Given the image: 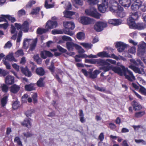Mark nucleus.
Wrapping results in <instances>:
<instances>
[{
  "label": "nucleus",
  "instance_id": "393cba45",
  "mask_svg": "<svg viewBox=\"0 0 146 146\" xmlns=\"http://www.w3.org/2000/svg\"><path fill=\"white\" fill-rule=\"evenodd\" d=\"M77 45L72 42H68L66 43L67 48L68 50L70 51L73 50L74 47L76 48Z\"/></svg>",
  "mask_w": 146,
  "mask_h": 146
},
{
  "label": "nucleus",
  "instance_id": "473e14b6",
  "mask_svg": "<svg viewBox=\"0 0 146 146\" xmlns=\"http://www.w3.org/2000/svg\"><path fill=\"white\" fill-rule=\"evenodd\" d=\"M36 73L38 75L42 76L45 74L44 70L42 67L37 68L36 70Z\"/></svg>",
  "mask_w": 146,
  "mask_h": 146
},
{
  "label": "nucleus",
  "instance_id": "ddd939ff",
  "mask_svg": "<svg viewBox=\"0 0 146 146\" xmlns=\"http://www.w3.org/2000/svg\"><path fill=\"white\" fill-rule=\"evenodd\" d=\"M63 24L65 28L69 30H73L75 27L74 23L72 22H64Z\"/></svg>",
  "mask_w": 146,
  "mask_h": 146
},
{
  "label": "nucleus",
  "instance_id": "5fc2aeb1",
  "mask_svg": "<svg viewBox=\"0 0 146 146\" xmlns=\"http://www.w3.org/2000/svg\"><path fill=\"white\" fill-rule=\"evenodd\" d=\"M140 92L143 94L146 95V89L143 86H140Z\"/></svg>",
  "mask_w": 146,
  "mask_h": 146
},
{
  "label": "nucleus",
  "instance_id": "6ab92c4d",
  "mask_svg": "<svg viewBox=\"0 0 146 146\" xmlns=\"http://www.w3.org/2000/svg\"><path fill=\"white\" fill-rule=\"evenodd\" d=\"M20 68L22 72L25 76H27L28 77H30L32 76V74L30 71L29 70L27 67H26L25 68L21 67Z\"/></svg>",
  "mask_w": 146,
  "mask_h": 146
},
{
  "label": "nucleus",
  "instance_id": "49530a36",
  "mask_svg": "<svg viewBox=\"0 0 146 146\" xmlns=\"http://www.w3.org/2000/svg\"><path fill=\"white\" fill-rule=\"evenodd\" d=\"M77 38L80 40L84 39V34L82 32H80L77 34Z\"/></svg>",
  "mask_w": 146,
  "mask_h": 146
},
{
  "label": "nucleus",
  "instance_id": "c03bdc74",
  "mask_svg": "<svg viewBox=\"0 0 146 146\" xmlns=\"http://www.w3.org/2000/svg\"><path fill=\"white\" fill-rule=\"evenodd\" d=\"M44 79V78H40L37 82V85L39 86L42 87L44 86V84L43 81Z\"/></svg>",
  "mask_w": 146,
  "mask_h": 146
},
{
  "label": "nucleus",
  "instance_id": "0eeeda50",
  "mask_svg": "<svg viewBox=\"0 0 146 146\" xmlns=\"http://www.w3.org/2000/svg\"><path fill=\"white\" fill-rule=\"evenodd\" d=\"M107 26L106 23L98 22L95 24L94 26V29L97 31L100 32L103 30L104 28L106 27Z\"/></svg>",
  "mask_w": 146,
  "mask_h": 146
},
{
  "label": "nucleus",
  "instance_id": "c756f323",
  "mask_svg": "<svg viewBox=\"0 0 146 146\" xmlns=\"http://www.w3.org/2000/svg\"><path fill=\"white\" fill-rule=\"evenodd\" d=\"M97 57H99L101 58L110 57V56L108 53L105 51H103L98 53L97 54Z\"/></svg>",
  "mask_w": 146,
  "mask_h": 146
},
{
  "label": "nucleus",
  "instance_id": "a878e982",
  "mask_svg": "<svg viewBox=\"0 0 146 146\" xmlns=\"http://www.w3.org/2000/svg\"><path fill=\"white\" fill-rule=\"evenodd\" d=\"M29 29L28 22L26 21L22 25L21 30L24 32H28Z\"/></svg>",
  "mask_w": 146,
  "mask_h": 146
},
{
  "label": "nucleus",
  "instance_id": "6e6d98bb",
  "mask_svg": "<svg viewBox=\"0 0 146 146\" xmlns=\"http://www.w3.org/2000/svg\"><path fill=\"white\" fill-rule=\"evenodd\" d=\"M98 1V0H88V2L90 5H92L97 3Z\"/></svg>",
  "mask_w": 146,
  "mask_h": 146
},
{
  "label": "nucleus",
  "instance_id": "3c124183",
  "mask_svg": "<svg viewBox=\"0 0 146 146\" xmlns=\"http://www.w3.org/2000/svg\"><path fill=\"white\" fill-rule=\"evenodd\" d=\"M34 110L33 109L28 110L25 113V114L27 117L31 116V114L34 112Z\"/></svg>",
  "mask_w": 146,
  "mask_h": 146
},
{
  "label": "nucleus",
  "instance_id": "69168bd1",
  "mask_svg": "<svg viewBox=\"0 0 146 146\" xmlns=\"http://www.w3.org/2000/svg\"><path fill=\"white\" fill-rule=\"evenodd\" d=\"M129 52L133 54L135 52V48L134 47H133L130 48L128 50Z\"/></svg>",
  "mask_w": 146,
  "mask_h": 146
},
{
  "label": "nucleus",
  "instance_id": "4be33fe9",
  "mask_svg": "<svg viewBox=\"0 0 146 146\" xmlns=\"http://www.w3.org/2000/svg\"><path fill=\"white\" fill-rule=\"evenodd\" d=\"M38 39L37 38H36L32 40V43L30 44L29 49V51H33L35 48L36 46Z\"/></svg>",
  "mask_w": 146,
  "mask_h": 146
},
{
  "label": "nucleus",
  "instance_id": "774afa93",
  "mask_svg": "<svg viewBox=\"0 0 146 146\" xmlns=\"http://www.w3.org/2000/svg\"><path fill=\"white\" fill-rule=\"evenodd\" d=\"M135 141L137 143H142L143 145L146 144V142L143 139H135Z\"/></svg>",
  "mask_w": 146,
  "mask_h": 146
},
{
  "label": "nucleus",
  "instance_id": "f257e3e1",
  "mask_svg": "<svg viewBox=\"0 0 146 146\" xmlns=\"http://www.w3.org/2000/svg\"><path fill=\"white\" fill-rule=\"evenodd\" d=\"M119 66L120 67H115L112 68V70L120 76H124L125 78L130 81L133 82L135 80V76L132 72L122 65Z\"/></svg>",
  "mask_w": 146,
  "mask_h": 146
},
{
  "label": "nucleus",
  "instance_id": "680f3d73",
  "mask_svg": "<svg viewBox=\"0 0 146 146\" xmlns=\"http://www.w3.org/2000/svg\"><path fill=\"white\" fill-rule=\"evenodd\" d=\"M15 142L17 143L19 145H22V143L20 140V139L18 137H16L14 139Z\"/></svg>",
  "mask_w": 146,
  "mask_h": 146
},
{
  "label": "nucleus",
  "instance_id": "603ef678",
  "mask_svg": "<svg viewBox=\"0 0 146 146\" xmlns=\"http://www.w3.org/2000/svg\"><path fill=\"white\" fill-rule=\"evenodd\" d=\"M81 44L84 47L88 49L91 48L92 46V45L91 44L87 43H82Z\"/></svg>",
  "mask_w": 146,
  "mask_h": 146
},
{
  "label": "nucleus",
  "instance_id": "412c9836",
  "mask_svg": "<svg viewBox=\"0 0 146 146\" xmlns=\"http://www.w3.org/2000/svg\"><path fill=\"white\" fill-rule=\"evenodd\" d=\"M30 120V119L27 118L25 119L21 123L22 125L28 128H31V122Z\"/></svg>",
  "mask_w": 146,
  "mask_h": 146
},
{
  "label": "nucleus",
  "instance_id": "f3484780",
  "mask_svg": "<svg viewBox=\"0 0 146 146\" xmlns=\"http://www.w3.org/2000/svg\"><path fill=\"white\" fill-rule=\"evenodd\" d=\"M20 88V87L19 86L14 84L11 86L10 90V92L13 94H16L17 93Z\"/></svg>",
  "mask_w": 146,
  "mask_h": 146
},
{
  "label": "nucleus",
  "instance_id": "a211bd4d",
  "mask_svg": "<svg viewBox=\"0 0 146 146\" xmlns=\"http://www.w3.org/2000/svg\"><path fill=\"white\" fill-rule=\"evenodd\" d=\"M117 15L119 17L123 18L126 15V13L123 11V8L121 6L119 7L117 11H116Z\"/></svg>",
  "mask_w": 146,
  "mask_h": 146
},
{
  "label": "nucleus",
  "instance_id": "72a5a7b5",
  "mask_svg": "<svg viewBox=\"0 0 146 146\" xmlns=\"http://www.w3.org/2000/svg\"><path fill=\"white\" fill-rule=\"evenodd\" d=\"M133 102V106L135 110H139L142 108L141 106L137 102L135 101H134Z\"/></svg>",
  "mask_w": 146,
  "mask_h": 146
},
{
  "label": "nucleus",
  "instance_id": "338daca9",
  "mask_svg": "<svg viewBox=\"0 0 146 146\" xmlns=\"http://www.w3.org/2000/svg\"><path fill=\"white\" fill-rule=\"evenodd\" d=\"M12 46V43L10 41H8L5 45L4 48H10Z\"/></svg>",
  "mask_w": 146,
  "mask_h": 146
},
{
  "label": "nucleus",
  "instance_id": "c9c22d12",
  "mask_svg": "<svg viewBox=\"0 0 146 146\" xmlns=\"http://www.w3.org/2000/svg\"><path fill=\"white\" fill-rule=\"evenodd\" d=\"M79 111V116L80 121L82 123H84L85 121V119L84 117V115L83 111L82 110H80Z\"/></svg>",
  "mask_w": 146,
  "mask_h": 146
},
{
  "label": "nucleus",
  "instance_id": "4c0bfd02",
  "mask_svg": "<svg viewBox=\"0 0 146 146\" xmlns=\"http://www.w3.org/2000/svg\"><path fill=\"white\" fill-rule=\"evenodd\" d=\"M64 16L66 18H71V17L74 14V13L71 11H67L64 12Z\"/></svg>",
  "mask_w": 146,
  "mask_h": 146
},
{
  "label": "nucleus",
  "instance_id": "dca6fc26",
  "mask_svg": "<svg viewBox=\"0 0 146 146\" xmlns=\"http://www.w3.org/2000/svg\"><path fill=\"white\" fill-rule=\"evenodd\" d=\"M119 3L124 7H128L131 4V0H117Z\"/></svg>",
  "mask_w": 146,
  "mask_h": 146
},
{
  "label": "nucleus",
  "instance_id": "bb28decb",
  "mask_svg": "<svg viewBox=\"0 0 146 146\" xmlns=\"http://www.w3.org/2000/svg\"><path fill=\"white\" fill-rule=\"evenodd\" d=\"M98 7L99 11L102 13H105L108 7L106 5L102 4L98 5Z\"/></svg>",
  "mask_w": 146,
  "mask_h": 146
},
{
  "label": "nucleus",
  "instance_id": "58836bf2",
  "mask_svg": "<svg viewBox=\"0 0 146 146\" xmlns=\"http://www.w3.org/2000/svg\"><path fill=\"white\" fill-rule=\"evenodd\" d=\"M48 31V29H45L42 28H38L37 29L36 32L39 35H41L45 33Z\"/></svg>",
  "mask_w": 146,
  "mask_h": 146
},
{
  "label": "nucleus",
  "instance_id": "ea45409f",
  "mask_svg": "<svg viewBox=\"0 0 146 146\" xmlns=\"http://www.w3.org/2000/svg\"><path fill=\"white\" fill-rule=\"evenodd\" d=\"M86 57V54H80L77 55L76 56L75 58V61L77 62H79L81 61V59H80V58H84Z\"/></svg>",
  "mask_w": 146,
  "mask_h": 146
},
{
  "label": "nucleus",
  "instance_id": "052dcab7",
  "mask_svg": "<svg viewBox=\"0 0 146 146\" xmlns=\"http://www.w3.org/2000/svg\"><path fill=\"white\" fill-rule=\"evenodd\" d=\"M52 33L53 34H62L63 32L61 30H53L52 32Z\"/></svg>",
  "mask_w": 146,
  "mask_h": 146
},
{
  "label": "nucleus",
  "instance_id": "f8f14e48",
  "mask_svg": "<svg viewBox=\"0 0 146 146\" xmlns=\"http://www.w3.org/2000/svg\"><path fill=\"white\" fill-rule=\"evenodd\" d=\"M57 26V22L55 21H48L46 23V29H52L56 28Z\"/></svg>",
  "mask_w": 146,
  "mask_h": 146
},
{
  "label": "nucleus",
  "instance_id": "e2e57ef3",
  "mask_svg": "<svg viewBox=\"0 0 146 146\" xmlns=\"http://www.w3.org/2000/svg\"><path fill=\"white\" fill-rule=\"evenodd\" d=\"M35 3V1L33 0L31 1L28 3V4L27 5V7L29 8L31 7L32 5L34 4Z\"/></svg>",
  "mask_w": 146,
  "mask_h": 146
},
{
  "label": "nucleus",
  "instance_id": "b1692460",
  "mask_svg": "<svg viewBox=\"0 0 146 146\" xmlns=\"http://www.w3.org/2000/svg\"><path fill=\"white\" fill-rule=\"evenodd\" d=\"M14 82V78L12 76H8L5 78V82L7 84H11L13 83Z\"/></svg>",
  "mask_w": 146,
  "mask_h": 146
},
{
  "label": "nucleus",
  "instance_id": "1a4fd4ad",
  "mask_svg": "<svg viewBox=\"0 0 146 146\" xmlns=\"http://www.w3.org/2000/svg\"><path fill=\"white\" fill-rule=\"evenodd\" d=\"M7 19L11 21L12 22H13L15 21V19L14 18L8 15H2L0 16V22L5 21L8 22Z\"/></svg>",
  "mask_w": 146,
  "mask_h": 146
},
{
  "label": "nucleus",
  "instance_id": "9b49d317",
  "mask_svg": "<svg viewBox=\"0 0 146 146\" xmlns=\"http://www.w3.org/2000/svg\"><path fill=\"white\" fill-rule=\"evenodd\" d=\"M80 21L83 25H87L94 23V20L87 17H82L81 18Z\"/></svg>",
  "mask_w": 146,
  "mask_h": 146
},
{
  "label": "nucleus",
  "instance_id": "2f4dec72",
  "mask_svg": "<svg viewBox=\"0 0 146 146\" xmlns=\"http://www.w3.org/2000/svg\"><path fill=\"white\" fill-rule=\"evenodd\" d=\"M52 0H46L45 1L44 7L46 9L52 8L54 6V3L52 4H49L48 3L52 2Z\"/></svg>",
  "mask_w": 146,
  "mask_h": 146
},
{
  "label": "nucleus",
  "instance_id": "bf43d9fd",
  "mask_svg": "<svg viewBox=\"0 0 146 146\" xmlns=\"http://www.w3.org/2000/svg\"><path fill=\"white\" fill-rule=\"evenodd\" d=\"M49 69L52 73L54 72V62L53 61L51 62V64L49 67Z\"/></svg>",
  "mask_w": 146,
  "mask_h": 146
},
{
  "label": "nucleus",
  "instance_id": "e433bc0d",
  "mask_svg": "<svg viewBox=\"0 0 146 146\" xmlns=\"http://www.w3.org/2000/svg\"><path fill=\"white\" fill-rule=\"evenodd\" d=\"M12 105L13 109L14 110L17 109L19 107V102L17 100L13 101L12 102Z\"/></svg>",
  "mask_w": 146,
  "mask_h": 146
},
{
  "label": "nucleus",
  "instance_id": "f03ea898",
  "mask_svg": "<svg viewBox=\"0 0 146 146\" xmlns=\"http://www.w3.org/2000/svg\"><path fill=\"white\" fill-rule=\"evenodd\" d=\"M138 46L137 55L139 56L143 55L146 52V43L144 42H141Z\"/></svg>",
  "mask_w": 146,
  "mask_h": 146
},
{
  "label": "nucleus",
  "instance_id": "423d86ee",
  "mask_svg": "<svg viewBox=\"0 0 146 146\" xmlns=\"http://www.w3.org/2000/svg\"><path fill=\"white\" fill-rule=\"evenodd\" d=\"M129 17L127 19V23L129 26L135 23V20L137 19L139 17L138 12L131 13Z\"/></svg>",
  "mask_w": 146,
  "mask_h": 146
},
{
  "label": "nucleus",
  "instance_id": "a19ab883",
  "mask_svg": "<svg viewBox=\"0 0 146 146\" xmlns=\"http://www.w3.org/2000/svg\"><path fill=\"white\" fill-rule=\"evenodd\" d=\"M145 114V112L144 111H141L136 112L134 115V117L136 118H140Z\"/></svg>",
  "mask_w": 146,
  "mask_h": 146
},
{
  "label": "nucleus",
  "instance_id": "79ce46f5",
  "mask_svg": "<svg viewBox=\"0 0 146 146\" xmlns=\"http://www.w3.org/2000/svg\"><path fill=\"white\" fill-rule=\"evenodd\" d=\"M32 40L31 39L25 38L23 41V46L25 48H27Z\"/></svg>",
  "mask_w": 146,
  "mask_h": 146
},
{
  "label": "nucleus",
  "instance_id": "09e8293b",
  "mask_svg": "<svg viewBox=\"0 0 146 146\" xmlns=\"http://www.w3.org/2000/svg\"><path fill=\"white\" fill-rule=\"evenodd\" d=\"M76 48L78 50L79 53H83L85 52V50L80 46L77 45Z\"/></svg>",
  "mask_w": 146,
  "mask_h": 146
},
{
  "label": "nucleus",
  "instance_id": "2eb2a0df",
  "mask_svg": "<svg viewBox=\"0 0 146 146\" xmlns=\"http://www.w3.org/2000/svg\"><path fill=\"white\" fill-rule=\"evenodd\" d=\"M108 22L114 26H117L121 24L122 21L120 19H113L109 20Z\"/></svg>",
  "mask_w": 146,
  "mask_h": 146
},
{
  "label": "nucleus",
  "instance_id": "7c9ffc66",
  "mask_svg": "<svg viewBox=\"0 0 146 146\" xmlns=\"http://www.w3.org/2000/svg\"><path fill=\"white\" fill-rule=\"evenodd\" d=\"M142 3H133L131 6V9L133 11L137 10L141 5Z\"/></svg>",
  "mask_w": 146,
  "mask_h": 146
},
{
  "label": "nucleus",
  "instance_id": "4468645a",
  "mask_svg": "<svg viewBox=\"0 0 146 146\" xmlns=\"http://www.w3.org/2000/svg\"><path fill=\"white\" fill-rule=\"evenodd\" d=\"M129 67L136 73L142 74H145V72L143 68H142L141 70L140 69L132 65H130Z\"/></svg>",
  "mask_w": 146,
  "mask_h": 146
},
{
  "label": "nucleus",
  "instance_id": "5701e85b",
  "mask_svg": "<svg viewBox=\"0 0 146 146\" xmlns=\"http://www.w3.org/2000/svg\"><path fill=\"white\" fill-rule=\"evenodd\" d=\"M130 61L134 64L136 66H140L142 67H144L143 63L142 62L141 60L139 59H137L136 60L132 59L130 60Z\"/></svg>",
  "mask_w": 146,
  "mask_h": 146
},
{
  "label": "nucleus",
  "instance_id": "f704fd0d",
  "mask_svg": "<svg viewBox=\"0 0 146 146\" xmlns=\"http://www.w3.org/2000/svg\"><path fill=\"white\" fill-rule=\"evenodd\" d=\"M25 89L28 91H31L35 90L33 84H31L29 85H27L25 86Z\"/></svg>",
  "mask_w": 146,
  "mask_h": 146
},
{
  "label": "nucleus",
  "instance_id": "aec40b11",
  "mask_svg": "<svg viewBox=\"0 0 146 146\" xmlns=\"http://www.w3.org/2000/svg\"><path fill=\"white\" fill-rule=\"evenodd\" d=\"M40 54L41 57L43 59L46 58L47 56L52 57L53 56L50 52L45 50L42 51Z\"/></svg>",
  "mask_w": 146,
  "mask_h": 146
},
{
  "label": "nucleus",
  "instance_id": "8fccbe9b",
  "mask_svg": "<svg viewBox=\"0 0 146 146\" xmlns=\"http://www.w3.org/2000/svg\"><path fill=\"white\" fill-rule=\"evenodd\" d=\"M9 72L0 69V76H4L9 74Z\"/></svg>",
  "mask_w": 146,
  "mask_h": 146
},
{
  "label": "nucleus",
  "instance_id": "0e129e2a",
  "mask_svg": "<svg viewBox=\"0 0 146 146\" xmlns=\"http://www.w3.org/2000/svg\"><path fill=\"white\" fill-rule=\"evenodd\" d=\"M37 94L36 93H35L33 94V95L32 96V98L33 100V102L34 103H36L37 102Z\"/></svg>",
  "mask_w": 146,
  "mask_h": 146
},
{
  "label": "nucleus",
  "instance_id": "37998d69",
  "mask_svg": "<svg viewBox=\"0 0 146 146\" xmlns=\"http://www.w3.org/2000/svg\"><path fill=\"white\" fill-rule=\"evenodd\" d=\"M6 59L10 61L17 62L16 60L14 57L12 53H10L7 56Z\"/></svg>",
  "mask_w": 146,
  "mask_h": 146
},
{
  "label": "nucleus",
  "instance_id": "39448f33",
  "mask_svg": "<svg viewBox=\"0 0 146 146\" xmlns=\"http://www.w3.org/2000/svg\"><path fill=\"white\" fill-rule=\"evenodd\" d=\"M85 13L87 15L97 19H99L101 16L100 14L97 12L96 9L94 8L86 9Z\"/></svg>",
  "mask_w": 146,
  "mask_h": 146
},
{
  "label": "nucleus",
  "instance_id": "864d4df0",
  "mask_svg": "<svg viewBox=\"0 0 146 146\" xmlns=\"http://www.w3.org/2000/svg\"><path fill=\"white\" fill-rule=\"evenodd\" d=\"M109 65H108L107 66H104L101 69L103 70L105 72L108 71L112 68V66H110Z\"/></svg>",
  "mask_w": 146,
  "mask_h": 146
},
{
  "label": "nucleus",
  "instance_id": "4d7b16f0",
  "mask_svg": "<svg viewBox=\"0 0 146 146\" xmlns=\"http://www.w3.org/2000/svg\"><path fill=\"white\" fill-rule=\"evenodd\" d=\"M62 39L66 41H72V39L70 37L66 36H62Z\"/></svg>",
  "mask_w": 146,
  "mask_h": 146
},
{
  "label": "nucleus",
  "instance_id": "de8ad7c7",
  "mask_svg": "<svg viewBox=\"0 0 146 146\" xmlns=\"http://www.w3.org/2000/svg\"><path fill=\"white\" fill-rule=\"evenodd\" d=\"M1 88L2 91L4 92H7L8 89V86L6 84H3L1 86Z\"/></svg>",
  "mask_w": 146,
  "mask_h": 146
},
{
  "label": "nucleus",
  "instance_id": "7ed1b4c3",
  "mask_svg": "<svg viewBox=\"0 0 146 146\" xmlns=\"http://www.w3.org/2000/svg\"><path fill=\"white\" fill-rule=\"evenodd\" d=\"M117 0H110L109 3L108 7L110 10L112 12H115L119 8L120 6L118 5Z\"/></svg>",
  "mask_w": 146,
  "mask_h": 146
},
{
  "label": "nucleus",
  "instance_id": "13d9d810",
  "mask_svg": "<svg viewBox=\"0 0 146 146\" xmlns=\"http://www.w3.org/2000/svg\"><path fill=\"white\" fill-rule=\"evenodd\" d=\"M40 10V9L38 7H37L35 9H34L31 13L32 14H37Z\"/></svg>",
  "mask_w": 146,
  "mask_h": 146
},
{
  "label": "nucleus",
  "instance_id": "a18cd8bd",
  "mask_svg": "<svg viewBox=\"0 0 146 146\" xmlns=\"http://www.w3.org/2000/svg\"><path fill=\"white\" fill-rule=\"evenodd\" d=\"M8 96H5L1 99V106H4L6 104Z\"/></svg>",
  "mask_w": 146,
  "mask_h": 146
},
{
  "label": "nucleus",
  "instance_id": "20e7f679",
  "mask_svg": "<svg viewBox=\"0 0 146 146\" xmlns=\"http://www.w3.org/2000/svg\"><path fill=\"white\" fill-rule=\"evenodd\" d=\"M116 63L115 61L111 59H108L105 60L101 59H97L96 65L98 66H103L110 65V63L115 64Z\"/></svg>",
  "mask_w": 146,
  "mask_h": 146
},
{
  "label": "nucleus",
  "instance_id": "c85d7f7f",
  "mask_svg": "<svg viewBox=\"0 0 146 146\" xmlns=\"http://www.w3.org/2000/svg\"><path fill=\"white\" fill-rule=\"evenodd\" d=\"M85 0H73V5L76 7L77 8V5L82 6L83 4V1Z\"/></svg>",
  "mask_w": 146,
  "mask_h": 146
},
{
  "label": "nucleus",
  "instance_id": "cd10ccee",
  "mask_svg": "<svg viewBox=\"0 0 146 146\" xmlns=\"http://www.w3.org/2000/svg\"><path fill=\"white\" fill-rule=\"evenodd\" d=\"M101 71L98 70H94L93 73L90 72L89 75L90 77L92 79H94L97 77L98 74H99Z\"/></svg>",
  "mask_w": 146,
  "mask_h": 146
},
{
  "label": "nucleus",
  "instance_id": "6e6552de",
  "mask_svg": "<svg viewBox=\"0 0 146 146\" xmlns=\"http://www.w3.org/2000/svg\"><path fill=\"white\" fill-rule=\"evenodd\" d=\"M130 28L141 30L145 28L146 25L143 23H139L137 24L135 22L129 26Z\"/></svg>",
  "mask_w": 146,
  "mask_h": 146
},
{
  "label": "nucleus",
  "instance_id": "9d476101",
  "mask_svg": "<svg viewBox=\"0 0 146 146\" xmlns=\"http://www.w3.org/2000/svg\"><path fill=\"white\" fill-rule=\"evenodd\" d=\"M127 46V45L121 42H117L115 45L116 47L118 48L117 50L119 52H122Z\"/></svg>",
  "mask_w": 146,
  "mask_h": 146
}]
</instances>
